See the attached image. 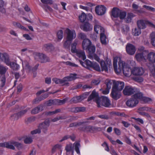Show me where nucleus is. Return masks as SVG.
<instances>
[{"label":"nucleus","instance_id":"f257e3e1","mask_svg":"<svg viewBox=\"0 0 155 155\" xmlns=\"http://www.w3.org/2000/svg\"><path fill=\"white\" fill-rule=\"evenodd\" d=\"M92 100L96 102L98 107H101V106L108 107L110 104V101L107 97L102 96L99 98L98 93L96 92L95 90L93 91L87 99L88 101Z\"/></svg>","mask_w":155,"mask_h":155},{"label":"nucleus","instance_id":"f03ea898","mask_svg":"<svg viewBox=\"0 0 155 155\" xmlns=\"http://www.w3.org/2000/svg\"><path fill=\"white\" fill-rule=\"evenodd\" d=\"M77 74H71L69 76L64 78L62 79L54 78L52 81L57 84H60L62 86H68L69 83L68 82L74 80L77 78Z\"/></svg>","mask_w":155,"mask_h":155},{"label":"nucleus","instance_id":"7ed1b4c3","mask_svg":"<svg viewBox=\"0 0 155 155\" xmlns=\"http://www.w3.org/2000/svg\"><path fill=\"white\" fill-rule=\"evenodd\" d=\"M127 65L124 61L121 60L120 57H116L114 58L113 67L114 71L117 74H120Z\"/></svg>","mask_w":155,"mask_h":155},{"label":"nucleus","instance_id":"20e7f679","mask_svg":"<svg viewBox=\"0 0 155 155\" xmlns=\"http://www.w3.org/2000/svg\"><path fill=\"white\" fill-rule=\"evenodd\" d=\"M13 145L16 147L18 150L22 149L23 147V145L21 143L14 141H12L10 142L0 143V147H4L14 150L15 149V147Z\"/></svg>","mask_w":155,"mask_h":155},{"label":"nucleus","instance_id":"39448f33","mask_svg":"<svg viewBox=\"0 0 155 155\" xmlns=\"http://www.w3.org/2000/svg\"><path fill=\"white\" fill-rule=\"evenodd\" d=\"M49 126V121L48 120H45L43 122L40 124L39 125V128L34 130L31 132L32 134L40 133L41 132L40 129L44 133H46L48 129V127Z\"/></svg>","mask_w":155,"mask_h":155},{"label":"nucleus","instance_id":"423d86ee","mask_svg":"<svg viewBox=\"0 0 155 155\" xmlns=\"http://www.w3.org/2000/svg\"><path fill=\"white\" fill-rule=\"evenodd\" d=\"M79 130L85 132H90L93 133L97 131H101L102 128L100 127L92 126L91 125L85 126L83 127H80Z\"/></svg>","mask_w":155,"mask_h":155},{"label":"nucleus","instance_id":"0eeeda50","mask_svg":"<svg viewBox=\"0 0 155 155\" xmlns=\"http://www.w3.org/2000/svg\"><path fill=\"white\" fill-rule=\"evenodd\" d=\"M139 92L138 89L130 86H126L123 91V94L125 95L129 96Z\"/></svg>","mask_w":155,"mask_h":155},{"label":"nucleus","instance_id":"6e6552de","mask_svg":"<svg viewBox=\"0 0 155 155\" xmlns=\"http://www.w3.org/2000/svg\"><path fill=\"white\" fill-rule=\"evenodd\" d=\"M134 94L132 96V97L127 100L126 102V105L130 107H135L138 103L139 99L138 97L134 96Z\"/></svg>","mask_w":155,"mask_h":155},{"label":"nucleus","instance_id":"1a4fd4ad","mask_svg":"<svg viewBox=\"0 0 155 155\" xmlns=\"http://www.w3.org/2000/svg\"><path fill=\"white\" fill-rule=\"evenodd\" d=\"M4 56L5 58V63L8 66H10L11 68L13 70L17 71L20 68L19 65L16 63L12 62H11L9 59L6 54H5Z\"/></svg>","mask_w":155,"mask_h":155},{"label":"nucleus","instance_id":"9d476101","mask_svg":"<svg viewBox=\"0 0 155 155\" xmlns=\"http://www.w3.org/2000/svg\"><path fill=\"white\" fill-rule=\"evenodd\" d=\"M65 32L67 35L66 39L68 40L72 41L76 38V34L74 30H71L67 28L66 29Z\"/></svg>","mask_w":155,"mask_h":155},{"label":"nucleus","instance_id":"9b49d317","mask_svg":"<svg viewBox=\"0 0 155 155\" xmlns=\"http://www.w3.org/2000/svg\"><path fill=\"white\" fill-rule=\"evenodd\" d=\"M146 24L149 25L150 26L155 28V25L149 21H145L143 20H140L137 21L138 27L140 29L145 28Z\"/></svg>","mask_w":155,"mask_h":155},{"label":"nucleus","instance_id":"f8f14e48","mask_svg":"<svg viewBox=\"0 0 155 155\" xmlns=\"http://www.w3.org/2000/svg\"><path fill=\"white\" fill-rule=\"evenodd\" d=\"M144 72V69L141 67H135L132 69V74L135 76H141Z\"/></svg>","mask_w":155,"mask_h":155},{"label":"nucleus","instance_id":"ddd939ff","mask_svg":"<svg viewBox=\"0 0 155 155\" xmlns=\"http://www.w3.org/2000/svg\"><path fill=\"white\" fill-rule=\"evenodd\" d=\"M21 60L22 62V66L23 68V70L21 71L23 72V74L24 73V68L28 69L29 71L32 70L34 71H36L37 69L38 68V67L39 64H37L33 68H31V67L29 65L27 61L25 60L23 61L21 59Z\"/></svg>","mask_w":155,"mask_h":155},{"label":"nucleus","instance_id":"4468645a","mask_svg":"<svg viewBox=\"0 0 155 155\" xmlns=\"http://www.w3.org/2000/svg\"><path fill=\"white\" fill-rule=\"evenodd\" d=\"M124 87V82L115 81L114 82V85H113L112 88L121 91Z\"/></svg>","mask_w":155,"mask_h":155},{"label":"nucleus","instance_id":"2eb2a0df","mask_svg":"<svg viewBox=\"0 0 155 155\" xmlns=\"http://www.w3.org/2000/svg\"><path fill=\"white\" fill-rule=\"evenodd\" d=\"M126 51L127 53L129 54L132 55L135 53L136 49L135 46L133 45L128 43L126 47Z\"/></svg>","mask_w":155,"mask_h":155},{"label":"nucleus","instance_id":"dca6fc26","mask_svg":"<svg viewBox=\"0 0 155 155\" xmlns=\"http://www.w3.org/2000/svg\"><path fill=\"white\" fill-rule=\"evenodd\" d=\"M106 10V8L102 5L97 6L95 9L96 13L99 15H104L105 13Z\"/></svg>","mask_w":155,"mask_h":155},{"label":"nucleus","instance_id":"f3484780","mask_svg":"<svg viewBox=\"0 0 155 155\" xmlns=\"http://www.w3.org/2000/svg\"><path fill=\"white\" fill-rule=\"evenodd\" d=\"M145 52H143L141 53H139L136 54L135 57L137 60L139 62L143 61L146 62L147 61L146 54H145Z\"/></svg>","mask_w":155,"mask_h":155},{"label":"nucleus","instance_id":"a211bd4d","mask_svg":"<svg viewBox=\"0 0 155 155\" xmlns=\"http://www.w3.org/2000/svg\"><path fill=\"white\" fill-rule=\"evenodd\" d=\"M134 96L135 97H137V98L139 99V100L143 101L145 102H149L152 101L150 98L144 97L143 94L140 92L136 93Z\"/></svg>","mask_w":155,"mask_h":155},{"label":"nucleus","instance_id":"6ab92c4d","mask_svg":"<svg viewBox=\"0 0 155 155\" xmlns=\"http://www.w3.org/2000/svg\"><path fill=\"white\" fill-rule=\"evenodd\" d=\"M147 55V60L152 64V66H153V64L155 63V53L153 52H150L148 53Z\"/></svg>","mask_w":155,"mask_h":155},{"label":"nucleus","instance_id":"aec40b11","mask_svg":"<svg viewBox=\"0 0 155 155\" xmlns=\"http://www.w3.org/2000/svg\"><path fill=\"white\" fill-rule=\"evenodd\" d=\"M111 94L112 98L115 100H117L120 98L121 96L120 91L113 88H112Z\"/></svg>","mask_w":155,"mask_h":155},{"label":"nucleus","instance_id":"412c9836","mask_svg":"<svg viewBox=\"0 0 155 155\" xmlns=\"http://www.w3.org/2000/svg\"><path fill=\"white\" fill-rule=\"evenodd\" d=\"M93 26L88 22H85L80 26L81 28L85 31H91L93 29Z\"/></svg>","mask_w":155,"mask_h":155},{"label":"nucleus","instance_id":"4be33fe9","mask_svg":"<svg viewBox=\"0 0 155 155\" xmlns=\"http://www.w3.org/2000/svg\"><path fill=\"white\" fill-rule=\"evenodd\" d=\"M101 66V71H105L107 72L108 71V68L111 66V63H108L104 61H101L100 63Z\"/></svg>","mask_w":155,"mask_h":155},{"label":"nucleus","instance_id":"5701e85b","mask_svg":"<svg viewBox=\"0 0 155 155\" xmlns=\"http://www.w3.org/2000/svg\"><path fill=\"white\" fill-rule=\"evenodd\" d=\"M37 55L39 57L41 63H46L50 61L49 58L45 54L38 53L37 54Z\"/></svg>","mask_w":155,"mask_h":155},{"label":"nucleus","instance_id":"b1692460","mask_svg":"<svg viewBox=\"0 0 155 155\" xmlns=\"http://www.w3.org/2000/svg\"><path fill=\"white\" fill-rule=\"evenodd\" d=\"M91 45V42L88 39H84L82 42V47L84 50H87Z\"/></svg>","mask_w":155,"mask_h":155},{"label":"nucleus","instance_id":"393cba45","mask_svg":"<svg viewBox=\"0 0 155 155\" xmlns=\"http://www.w3.org/2000/svg\"><path fill=\"white\" fill-rule=\"evenodd\" d=\"M124 75L126 77H129L132 74V69L127 65L122 71Z\"/></svg>","mask_w":155,"mask_h":155},{"label":"nucleus","instance_id":"a878e982","mask_svg":"<svg viewBox=\"0 0 155 155\" xmlns=\"http://www.w3.org/2000/svg\"><path fill=\"white\" fill-rule=\"evenodd\" d=\"M75 53L76 54V55L80 59L83 60L86 59V56L84 51L81 49H78Z\"/></svg>","mask_w":155,"mask_h":155},{"label":"nucleus","instance_id":"bb28decb","mask_svg":"<svg viewBox=\"0 0 155 155\" xmlns=\"http://www.w3.org/2000/svg\"><path fill=\"white\" fill-rule=\"evenodd\" d=\"M29 109V108H27L25 110L21 111L17 114H14L13 116L15 117V119L17 120L19 118L24 115Z\"/></svg>","mask_w":155,"mask_h":155},{"label":"nucleus","instance_id":"cd10ccee","mask_svg":"<svg viewBox=\"0 0 155 155\" xmlns=\"http://www.w3.org/2000/svg\"><path fill=\"white\" fill-rule=\"evenodd\" d=\"M54 48L51 44H48L44 45L43 47V49L44 51L48 52L54 50Z\"/></svg>","mask_w":155,"mask_h":155},{"label":"nucleus","instance_id":"c85d7f7f","mask_svg":"<svg viewBox=\"0 0 155 155\" xmlns=\"http://www.w3.org/2000/svg\"><path fill=\"white\" fill-rule=\"evenodd\" d=\"M43 109V105H39L33 108L31 111V113L32 114H36L42 111Z\"/></svg>","mask_w":155,"mask_h":155},{"label":"nucleus","instance_id":"c756f323","mask_svg":"<svg viewBox=\"0 0 155 155\" xmlns=\"http://www.w3.org/2000/svg\"><path fill=\"white\" fill-rule=\"evenodd\" d=\"M120 10L117 8H114L112 11L111 16L114 18L119 17Z\"/></svg>","mask_w":155,"mask_h":155},{"label":"nucleus","instance_id":"7c9ffc66","mask_svg":"<svg viewBox=\"0 0 155 155\" xmlns=\"http://www.w3.org/2000/svg\"><path fill=\"white\" fill-rule=\"evenodd\" d=\"M79 62L82 66L86 68L88 67H92L93 64L91 61L88 60H86L84 62H83L80 60Z\"/></svg>","mask_w":155,"mask_h":155},{"label":"nucleus","instance_id":"2f4dec72","mask_svg":"<svg viewBox=\"0 0 155 155\" xmlns=\"http://www.w3.org/2000/svg\"><path fill=\"white\" fill-rule=\"evenodd\" d=\"M48 96V94H45L42 95L39 98H37L35 99L33 101L34 104H37L40 101L46 98Z\"/></svg>","mask_w":155,"mask_h":155},{"label":"nucleus","instance_id":"473e14b6","mask_svg":"<svg viewBox=\"0 0 155 155\" xmlns=\"http://www.w3.org/2000/svg\"><path fill=\"white\" fill-rule=\"evenodd\" d=\"M94 30L97 34L98 33V31L99 30L100 33L104 32V28L100 25L98 24H96L94 25Z\"/></svg>","mask_w":155,"mask_h":155},{"label":"nucleus","instance_id":"72a5a7b5","mask_svg":"<svg viewBox=\"0 0 155 155\" xmlns=\"http://www.w3.org/2000/svg\"><path fill=\"white\" fill-rule=\"evenodd\" d=\"M100 38L101 43L102 44L106 45L107 43V37L104 34V32L100 33Z\"/></svg>","mask_w":155,"mask_h":155},{"label":"nucleus","instance_id":"f704fd0d","mask_svg":"<svg viewBox=\"0 0 155 155\" xmlns=\"http://www.w3.org/2000/svg\"><path fill=\"white\" fill-rule=\"evenodd\" d=\"M82 101V99H81L80 96H79L73 97L71 99L70 101L71 103H77L80 102Z\"/></svg>","mask_w":155,"mask_h":155},{"label":"nucleus","instance_id":"c9c22d12","mask_svg":"<svg viewBox=\"0 0 155 155\" xmlns=\"http://www.w3.org/2000/svg\"><path fill=\"white\" fill-rule=\"evenodd\" d=\"M88 51L89 54V56L91 54H94L95 50L96 48L94 45H90L87 49Z\"/></svg>","mask_w":155,"mask_h":155},{"label":"nucleus","instance_id":"e433bc0d","mask_svg":"<svg viewBox=\"0 0 155 155\" xmlns=\"http://www.w3.org/2000/svg\"><path fill=\"white\" fill-rule=\"evenodd\" d=\"M85 110V108L84 107H73L71 109V111L75 113L84 111Z\"/></svg>","mask_w":155,"mask_h":155},{"label":"nucleus","instance_id":"4c0bfd02","mask_svg":"<svg viewBox=\"0 0 155 155\" xmlns=\"http://www.w3.org/2000/svg\"><path fill=\"white\" fill-rule=\"evenodd\" d=\"M114 81H115V80H106L105 81V84L107 86V88H108V89H110L112 83L114 84Z\"/></svg>","mask_w":155,"mask_h":155},{"label":"nucleus","instance_id":"58836bf2","mask_svg":"<svg viewBox=\"0 0 155 155\" xmlns=\"http://www.w3.org/2000/svg\"><path fill=\"white\" fill-rule=\"evenodd\" d=\"M80 147V143L78 142H75L73 144V147H74L75 151L78 154H80V153L79 148Z\"/></svg>","mask_w":155,"mask_h":155},{"label":"nucleus","instance_id":"ea45409f","mask_svg":"<svg viewBox=\"0 0 155 155\" xmlns=\"http://www.w3.org/2000/svg\"><path fill=\"white\" fill-rule=\"evenodd\" d=\"M4 2L2 0H0V12L2 13L5 14L6 12L5 9L3 7Z\"/></svg>","mask_w":155,"mask_h":155},{"label":"nucleus","instance_id":"a19ab883","mask_svg":"<svg viewBox=\"0 0 155 155\" xmlns=\"http://www.w3.org/2000/svg\"><path fill=\"white\" fill-rule=\"evenodd\" d=\"M68 100V98H66L62 100L56 99V101H56V105H61L65 104Z\"/></svg>","mask_w":155,"mask_h":155},{"label":"nucleus","instance_id":"79ce46f5","mask_svg":"<svg viewBox=\"0 0 155 155\" xmlns=\"http://www.w3.org/2000/svg\"><path fill=\"white\" fill-rule=\"evenodd\" d=\"M57 35L59 41H61L63 38V33L62 30H59L58 31L57 33Z\"/></svg>","mask_w":155,"mask_h":155},{"label":"nucleus","instance_id":"37998d69","mask_svg":"<svg viewBox=\"0 0 155 155\" xmlns=\"http://www.w3.org/2000/svg\"><path fill=\"white\" fill-rule=\"evenodd\" d=\"M79 19L81 22H84L86 18V15L84 12H82L81 14L79 16Z\"/></svg>","mask_w":155,"mask_h":155},{"label":"nucleus","instance_id":"c03bdc74","mask_svg":"<svg viewBox=\"0 0 155 155\" xmlns=\"http://www.w3.org/2000/svg\"><path fill=\"white\" fill-rule=\"evenodd\" d=\"M89 122L88 121H85V122H79V123H71L70 124V127H75L77 126H79L81 125V124H84L86 123H88Z\"/></svg>","mask_w":155,"mask_h":155},{"label":"nucleus","instance_id":"a18cd8bd","mask_svg":"<svg viewBox=\"0 0 155 155\" xmlns=\"http://www.w3.org/2000/svg\"><path fill=\"white\" fill-rule=\"evenodd\" d=\"M72 41L67 39L64 42L63 44L64 48L66 49H69L70 48L71 42Z\"/></svg>","mask_w":155,"mask_h":155},{"label":"nucleus","instance_id":"49530a36","mask_svg":"<svg viewBox=\"0 0 155 155\" xmlns=\"http://www.w3.org/2000/svg\"><path fill=\"white\" fill-rule=\"evenodd\" d=\"M152 45L155 46V32H153L150 35Z\"/></svg>","mask_w":155,"mask_h":155},{"label":"nucleus","instance_id":"de8ad7c7","mask_svg":"<svg viewBox=\"0 0 155 155\" xmlns=\"http://www.w3.org/2000/svg\"><path fill=\"white\" fill-rule=\"evenodd\" d=\"M5 75L0 76V87H3L5 85Z\"/></svg>","mask_w":155,"mask_h":155},{"label":"nucleus","instance_id":"09e8293b","mask_svg":"<svg viewBox=\"0 0 155 155\" xmlns=\"http://www.w3.org/2000/svg\"><path fill=\"white\" fill-rule=\"evenodd\" d=\"M55 101H56V99L49 100L46 102V104L48 106L56 105L57 103Z\"/></svg>","mask_w":155,"mask_h":155},{"label":"nucleus","instance_id":"8fccbe9b","mask_svg":"<svg viewBox=\"0 0 155 155\" xmlns=\"http://www.w3.org/2000/svg\"><path fill=\"white\" fill-rule=\"evenodd\" d=\"M89 58L91 59H94L98 62H99L100 58L99 57L97 56L95 53L93 54H91L89 56Z\"/></svg>","mask_w":155,"mask_h":155},{"label":"nucleus","instance_id":"3c124183","mask_svg":"<svg viewBox=\"0 0 155 155\" xmlns=\"http://www.w3.org/2000/svg\"><path fill=\"white\" fill-rule=\"evenodd\" d=\"M6 70L7 69L5 67L0 65V74L2 75V76L4 75Z\"/></svg>","mask_w":155,"mask_h":155},{"label":"nucleus","instance_id":"603ef678","mask_svg":"<svg viewBox=\"0 0 155 155\" xmlns=\"http://www.w3.org/2000/svg\"><path fill=\"white\" fill-rule=\"evenodd\" d=\"M141 29L139 28H135L133 32V34L134 36H139L141 34Z\"/></svg>","mask_w":155,"mask_h":155},{"label":"nucleus","instance_id":"864d4df0","mask_svg":"<svg viewBox=\"0 0 155 155\" xmlns=\"http://www.w3.org/2000/svg\"><path fill=\"white\" fill-rule=\"evenodd\" d=\"M134 17V15L133 13H129L127 14V18H126L127 22L129 23L130 22L131 19Z\"/></svg>","mask_w":155,"mask_h":155},{"label":"nucleus","instance_id":"5fc2aeb1","mask_svg":"<svg viewBox=\"0 0 155 155\" xmlns=\"http://www.w3.org/2000/svg\"><path fill=\"white\" fill-rule=\"evenodd\" d=\"M41 6L46 12H48V11L51 12L53 10L52 8L48 5H43Z\"/></svg>","mask_w":155,"mask_h":155},{"label":"nucleus","instance_id":"6e6d98bb","mask_svg":"<svg viewBox=\"0 0 155 155\" xmlns=\"http://www.w3.org/2000/svg\"><path fill=\"white\" fill-rule=\"evenodd\" d=\"M5 54H6L8 56V57L9 58L8 55L7 54L5 53L2 54L0 52V61H4V62L5 63V58L4 56Z\"/></svg>","mask_w":155,"mask_h":155},{"label":"nucleus","instance_id":"4d7b16f0","mask_svg":"<svg viewBox=\"0 0 155 155\" xmlns=\"http://www.w3.org/2000/svg\"><path fill=\"white\" fill-rule=\"evenodd\" d=\"M95 70L97 71H100L101 68L99 65L96 63H94L92 66Z\"/></svg>","mask_w":155,"mask_h":155},{"label":"nucleus","instance_id":"13d9d810","mask_svg":"<svg viewBox=\"0 0 155 155\" xmlns=\"http://www.w3.org/2000/svg\"><path fill=\"white\" fill-rule=\"evenodd\" d=\"M61 147V145L59 144H57L54 146L52 149V152H55L57 149H60Z\"/></svg>","mask_w":155,"mask_h":155},{"label":"nucleus","instance_id":"bf43d9fd","mask_svg":"<svg viewBox=\"0 0 155 155\" xmlns=\"http://www.w3.org/2000/svg\"><path fill=\"white\" fill-rule=\"evenodd\" d=\"M78 38H80L81 39L84 40V39H86V35L84 33L81 32L78 34Z\"/></svg>","mask_w":155,"mask_h":155},{"label":"nucleus","instance_id":"052dcab7","mask_svg":"<svg viewBox=\"0 0 155 155\" xmlns=\"http://www.w3.org/2000/svg\"><path fill=\"white\" fill-rule=\"evenodd\" d=\"M32 140L30 137H26L24 140V143L26 144H29L32 143Z\"/></svg>","mask_w":155,"mask_h":155},{"label":"nucleus","instance_id":"680f3d73","mask_svg":"<svg viewBox=\"0 0 155 155\" xmlns=\"http://www.w3.org/2000/svg\"><path fill=\"white\" fill-rule=\"evenodd\" d=\"M126 15L127 14L126 12H121L120 11V13L119 17L120 19H123L126 16Z\"/></svg>","mask_w":155,"mask_h":155},{"label":"nucleus","instance_id":"e2e57ef3","mask_svg":"<svg viewBox=\"0 0 155 155\" xmlns=\"http://www.w3.org/2000/svg\"><path fill=\"white\" fill-rule=\"evenodd\" d=\"M66 64L67 65H69L71 67H78V65L73 63H72L71 61H68L66 62Z\"/></svg>","mask_w":155,"mask_h":155},{"label":"nucleus","instance_id":"0e129e2a","mask_svg":"<svg viewBox=\"0 0 155 155\" xmlns=\"http://www.w3.org/2000/svg\"><path fill=\"white\" fill-rule=\"evenodd\" d=\"M100 82V81L99 79L94 80L91 82V84L93 85H97Z\"/></svg>","mask_w":155,"mask_h":155},{"label":"nucleus","instance_id":"69168bd1","mask_svg":"<svg viewBox=\"0 0 155 155\" xmlns=\"http://www.w3.org/2000/svg\"><path fill=\"white\" fill-rule=\"evenodd\" d=\"M72 147V144H69L67 145L65 147V150L67 152H69L71 150Z\"/></svg>","mask_w":155,"mask_h":155},{"label":"nucleus","instance_id":"338daca9","mask_svg":"<svg viewBox=\"0 0 155 155\" xmlns=\"http://www.w3.org/2000/svg\"><path fill=\"white\" fill-rule=\"evenodd\" d=\"M89 93L88 92H86L83 94L80 95L81 98L82 99V100L87 97V96L89 95Z\"/></svg>","mask_w":155,"mask_h":155},{"label":"nucleus","instance_id":"774afa93","mask_svg":"<svg viewBox=\"0 0 155 155\" xmlns=\"http://www.w3.org/2000/svg\"><path fill=\"white\" fill-rule=\"evenodd\" d=\"M79 7L81 9L84 10L87 12L89 11L90 10L89 7L83 6L82 5H79Z\"/></svg>","mask_w":155,"mask_h":155}]
</instances>
